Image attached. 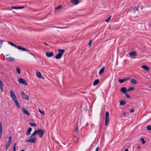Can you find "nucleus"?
Wrapping results in <instances>:
<instances>
[{
	"mask_svg": "<svg viewBox=\"0 0 151 151\" xmlns=\"http://www.w3.org/2000/svg\"><path fill=\"white\" fill-rule=\"evenodd\" d=\"M109 113L108 111H106L105 113V125L106 126H107L109 123Z\"/></svg>",
	"mask_w": 151,
	"mask_h": 151,
	"instance_id": "obj_1",
	"label": "nucleus"
},
{
	"mask_svg": "<svg viewBox=\"0 0 151 151\" xmlns=\"http://www.w3.org/2000/svg\"><path fill=\"white\" fill-rule=\"evenodd\" d=\"M36 131L37 134L39 135V137L40 138L42 137L45 132V130H42L41 129H39L38 130H36Z\"/></svg>",
	"mask_w": 151,
	"mask_h": 151,
	"instance_id": "obj_2",
	"label": "nucleus"
},
{
	"mask_svg": "<svg viewBox=\"0 0 151 151\" xmlns=\"http://www.w3.org/2000/svg\"><path fill=\"white\" fill-rule=\"evenodd\" d=\"M37 138L34 137L33 138H31L25 141V142H31L34 143L37 140Z\"/></svg>",
	"mask_w": 151,
	"mask_h": 151,
	"instance_id": "obj_3",
	"label": "nucleus"
},
{
	"mask_svg": "<svg viewBox=\"0 0 151 151\" xmlns=\"http://www.w3.org/2000/svg\"><path fill=\"white\" fill-rule=\"evenodd\" d=\"M10 94L11 97L13 101L17 99V97L15 93L12 90L10 91Z\"/></svg>",
	"mask_w": 151,
	"mask_h": 151,
	"instance_id": "obj_4",
	"label": "nucleus"
},
{
	"mask_svg": "<svg viewBox=\"0 0 151 151\" xmlns=\"http://www.w3.org/2000/svg\"><path fill=\"white\" fill-rule=\"evenodd\" d=\"M19 82L23 84L25 86H26L27 84V83L26 81L22 78H20L19 79Z\"/></svg>",
	"mask_w": 151,
	"mask_h": 151,
	"instance_id": "obj_5",
	"label": "nucleus"
},
{
	"mask_svg": "<svg viewBox=\"0 0 151 151\" xmlns=\"http://www.w3.org/2000/svg\"><path fill=\"white\" fill-rule=\"evenodd\" d=\"M130 78L129 77H126L124 78L119 79V82L120 83H123L124 81H126L129 80Z\"/></svg>",
	"mask_w": 151,
	"mask_h": 151,
	"instance_id": "obj_6",
	"label": "nucleus"
},
{
	"mask_svg": "<svg viewBox=\"0 0 151 151\" xmlns=\"http://www.w3.org/2000/svg\"><path fill=\"white\" fill-rule=\"evenodd\" d=\"M21 94L22 96V97L24 99L28 100L29 98V97L27 96V95L25 94L23 91H22L21 93Z\"/></svg>",
	"mask_w": 151,
	"mask_h": 151,
	"instance_id": "obj_7",
	"label": "nucleus"
},
{
	"mask_svg": "<svg viewBox=\"0 0 151 151\" xmlns=\"http://www.w3.org/2000/svg\"><path fill=\"white\" fill-rule=\"evenodd\" d=\"M46 55L49 57H51L53 55V53L52 52H47L46 53Z\"/></svg>",
	"mask_w": 151,
	"mask_h": 151,
	"instance_id": "obj_8",
	"label": "nucleus"
},
{
	"mask_svg": "<svg viewBox=\"0 0 151 151\" xmlns=\"http://www.w3.org/2000/svg\"><path fill=\"white\" fill-rule=\"evenodd\" d=\"M6 59L9 61H13L15 60V58L12 57H6Z\"/></svg>",
	"mask_w": 151,
	"mask_h": 151,
	"instance_id": "obj_9",
	"label": "nucleus"
},
{
	"mask_svg": "<svg viewBox=\"0 0 151 151\" xmlns=\"http://www.w3.org/2000/svg\"><path fill=\"white\" fill-rule=\"evenodd\" d=\"M129 54L130 56L135 57L137 55V53L135 51H132L129 52Z\"/></svg>",
	"mask_w": 151,
	"mask_h": 151,
	"instance_id": "obj_10",
	"label": "nucleus"
},
{
	"mask_svg": "<svg viewBox=\"0 0 151 151\" xmlns=\"http://www.w3.org/2000/svg\"><path fill=\"white\" fill-rule=\"evenodd\" d=\"M3 130L1 122H0V139H1L2 134Z\"/></svg>",
	"mask_w": 151,
	"mask_h": 151,
	"instance_id": "obj_11",
	"label": "nucleus"
},
{
	"mask_svg": "<svg viewBox=\"0 0 151 151\" xmlns=\"http://www.w3.org/2000/svg\"><path fill=\"white\" fill-rule=\"evenodd\" d=\"M22 110L23 113H24L25 114L28 116L30 114L28 111L26 110L24 108H22Z\"/></svg>",
	"mask_w": 151,
	"mask_h": 151,
	"instance_id": "obj_12",
	"label": "nucleus"
},
{
	"mask_svg": "<svg viewBox=\"0 0 151 151\" xmlns=\"http://www.w3.org/2000/svg\"><path fill=\"white\" fill-rule=\"evenodd\" d=\"M32 130V129L31 127H29L26 132V135L27 136L29 135L30 134V132Z\"/></svg>",
	"mask_w": 151,
	"mask_h": 151,
	"instance_id": "obj_13",
	"label": "nucleus"
},
{
	"mask_svg": "<svg viewBox=\"0 0 151 151\" xmlns=\"http://www.w3.org/2000/svg\"><path fill=\"white\" fill-rule=\"evenodd\" d=\"M14 101L16 105L17 106L19 109L20 108V105L19 103L18 102L17 99L14 100Z\"/></svg>",
	"mask_w": 151,
	"mask_h": 151,
	"instance_id": "obj_14",
	"label": "nucleus"
},
{
	"mask_svg": "<svg viewBox=\"0 0 151 151\" xmlns=\"http://www.w3.org/2000/svg\"><path fill=\"white\" fill-rule=\"evenodd\" d=\"M71 2L75 5H77L79 3L78 0H71Z\"/></svg>",
	"mask_w": 151,
	"mask_h": 151,
	"instance_id": "obj_15",
	"label": "nucleus"
},
{
	"mask_svg": "<svg viewBox=\"0 0 151 151\" xmlns=\"http://www.w3.org/2000/svg\"><path fill=\"white\" fill-rule=\"evenodd\" d=\"M16 48H17L18 50H22L23 51L26 50V49L22 47L19 46H17L16 45V47H15Z\"/></svg>",
	"mask_w": 151,
	"mask_h": 151,
	"instance_id": "obj_16",
	"label": "nucleus"
},
{
	"mask_svg": "<svg viewBox=\"0 0 151 151\" xmlns=\"http://www.w3.org/2000/svg\"><path fill=\"white\" fill-rule=\"evenodd\" d=\"M104 69L105 67L103 66L102 68L100 70L99 72V75H100L104 72Z\"/></svg>",
	"mask_w": 151,
	"mask_h": 151,
	"instance_id": "obj_17",
	"label": "nucleus"
},
{
	"mask_svg": "<svg viewBox=\"0 0 151 151\" xmlns=\"http://www.w3.org/2000/svg\"><path fill=\"white\" fill-rule=\"evenodd\" d=\"M121 91L123 93H126L127 91V90L126 88L123 87L121 89Z\"/></svg>",
	"mask_w": 151,
	"mask_h": 151,
	"instance_id": "obj_18",
	"label": "nucleus"
},
{
	"mask_svg": "<svg viewBox=\"0 0 151 151\" xmlns=\"http://www.w3.org/2000/svg\"><path fill=\"white\" fill-rule=\"evenodd\" d=\"M99 82V80L98 79H96L93 82V85L94 86H95L97 85Z\"/></svg>",
	"mask_w": 151,
	"mask_h": 151,
	"instance_id": "obj_19",
	"label": "nucleus"
},
{
	"mask_svg": "<svg viewBox=\"0 0 151 151\" xmlns=\"http://www.w3.org/2000/svg\"><path fill=\"white\" fill-rule=\"evenodd\" d=\"M4 86V84L0 80V88H1L2 91L3 92V86Z\"/></svg>",
	"mask_w": 151,
	"mask_h": 151,
	"instance_id": "obj_20",
	"label": "nucleus"
},
{
	"mask_svg": "<svg viewBox=\"0 0 151 151\" xmlns=\"http://www.w3.org/2000/svg\"><path fill=\"white\" fill-rule=\"evenodd\" d=\"M62 56V55L58 53L55 56V58L57 59H60L61 58Z\"/></svg>",
	"mask_w": 151,
	"mask_h": 151,
	"instance_id": "obj_21",
	"label": "nucleus"
},
{
	"mask_svg": "<svg viewBox=\"0 0 151 151\" xmlns=\"http://www.w3.org/2000/svg\"><path fill=\"white\" fill-rule=\"evenodd\" d=\"M142 68L145 70L147 71H148L149 70V67L146 65H143L142 67Z\"/></svg>",
	"mask_w": 151,
	"mask_h": 151,
	"instance_id": "obj_22",
	"label": "nucleus"
},
{
	"mask_svg": "<svg viewBox=\"0 0 151 151\" xmlns=\"http://www.w3.org/2000/svg\"><path fill=\"white\" fill-rule=\"evenodd\" d=\"M36 75L37 77L39 78H41V74L40 71H37L36 72Z\"/></svg>",
	"mask_w": 151,
	"mask_h": 151,
	"instance_id": "obj_23",
	"label": "nucleus"
},
{
	"mask_svg": "<svg viewBox=\"0 0 151 151\" xmlns=\"http://www.w3.org/2000/svg\"><path fill=\"white\" fill-rule=\"evenodd\" d=\"M11 142H7L6 143V150H8L10 145Z\"/></svg>",
	"mask_w": 151,
	"mask_h": 151,
	"instance_id": "obj_24",
	"label": "nucleus"
},
{
	"mask_svg": "<svg viewBox=\"0 0 151 151\" xmlns=\"http://www.w3.org/2000/svg\"><path fill=\"white\" fill-rule=\"evenodd\" d=\"M58 53L60 54L61 55H62L63 53L65 52V51L63 49H58Z\"/></svg>",
	"mask_w": 151,
	"mask_h": 151,
	"instance_id": "obj_25",
	"label": "nucleus"
},
{
	"mask_svg": "<svg viewBox=\"0 0 151 151\" xmlns=\"http://www.w3.org/2000/svg\"><path fill=\"white\" fill-rule=\"evenodd\" d=\"M131 83L134 84H136L137 83V81L135 79H132L131 80Z\"/></svg>",
	"mask_w": 151,
	"mask_h": 151,
	"instance_id": "obj_26",
	"label": "nucleus"
},
{
	"mask_svg": "<svg viewBox=\"0 0 151 151\" xmlns=\"http://www.w3.org/2000/svg\"><path fill=\"white\" fill-rule=\"evenodd\" d=\"M126 104V102L124 100H121L120 102V104L121 105H124Z\"/></svg>",
	"mask_w": 151,
	"mask_h": 151,
	"instance_id": "obj_27",
	"label": "nucleus"
},
{
	"mask_svg": "<svg viewBox=\"0 0 151 151\" xmlns=\"http://www.w3.org/2000/svg\"><path fill=\"white\" fill-rule=\"evenodd\" d=\"M36 134H37V132H36V130L35 131L32 133L31 134L30 136V137H32L34 136H35Z\"/></svg>",
	"mask_w": 151,
	"mask_h": 151,
	"instance_id": "obj_28",
	"label": "nucleus"
},
{
	"mask_svg": "<svg viewBox=\"0 0 151 151\" xmlns=\"http://www.w3.org/2000/svg\"><path fill=\"white\" fill-rule=\"evenodd\" d=\"M7 42H8V43L9 44H10L12 46H14V47L16 46V45L15 44L13 43L12 42H10L9 41H8Z\"/></svg>",
	"mask_w": 151,
	"mask_h": 151,
	"instance_id": "obj_29",
	"label": "nucleus"
},
{
	"mask_svg": "<svg viewBox=\"0 0 151 151\" xmlns=\"http://www.w3.org/2000/svg\"><path fill=\"white\" fill-rule=\"evenodd\" d=\"M30 125L32 127H36L37 126V124L35 123H29Z\"/></svg>",
	"mask_w": 151,
	"mask_h": 151,
	"instance_id": "obj_30",
	"label": "nucleus"
},
{
	"mask_svg": "<svg viewBox=\"0 0 151 151\" xmlns=\"http://www.w3.org/2000/svg\"><path fill=\"white\" fill-rule=\"evenodd\" d=\"M39 112L42 115L45 114V112L43 111H41L40 109H39L38 110Z\"/></svg>",
	"mask_w": 151,
	"mask_h": 151,
	"instance_id": "obj_31",
	"label": "nucleus"
},
{
	"mask_svg": "<svg viewBox=\"0 0 151 151\" xmlns=\"http://www.w3.org/2000/svg\"><path fill=\"white\" fill-rule=\"evenodd\" d=\"M134 89V87H131L127 89V91H132Z\"/></svg>",
	"mask_w": 151,
	"mask_h": 151,
	"instance_id": "obj_32",
	"label": "nucleus"
},
{
	"mask_svg": "<svg viewBox=\"0 0 151 151\" xmlns=\"http://www.w3.org/2000/svg\"><path fill=\"white\" fill-rule=\"evenodd\" d=\"M141 141L142 142V144H144L145 143V140H144V138H142L140 139Z\"/></svg>",
	"mask_w": 151,
	"mask_h": 151,
	"instance_id": "obj_33",
	"label": "nucleus"
},
{
	"mask_svg": "<svg viewBox=\"0 0 151 151\" xmlns=\"http://www.w3.org/2000/svg\"><path fill=\"white\" fill-rule=\"evenodd\" d=\"M133 9L134 11V12H135L136 11L138 10V7L135 6L133 7Z\"/></svg>",
	"mask_w": 151,
	"mask_h": 151,
	"instance_id": "obj_34",
	"label": "nucleus"
},
{
	"mask_svg": "<svg viewBox=\"0 0 151 151\" xmlns=\"http://www.w3.org/2000/svg\"><path fill=\"white\" fill-rule=\"evenodd\" d=\"M17 69V71L18 74H20V69L18 68H16Z\"/></svg>",
	"mask_w": 151,
	"mask_h": 151,
	"instance_id": "obj_35",
	"label": "nucleus"
},
{
	"mask_svg": "<svg viewBox=\"0 0 151 151\" xmlns=\"http://www.w3.org/2000/svg\"><path fill=\"white\" fill-rule=\"evenodd\" d=\"M111 15L110 16L108 17V18L106 20H105L106 22H108L109 21V20L111 19Z\"/></svg>",
	"mask_w": 151,
	"mask_h": 151,
	"instance_id": "obj_36",
	"label": "nucleus"
},
{
	"mask_svg": "<svg viewBox=\"0 0 151 151\" xmlns=\"http://www.w3.org/2000/svg\"><path fill=\"white\" fill-rule=\"evenodd\" d=\"M147 129L148 130H151V126L150 125L147 126Z\"/></svg>",
	"mask_w": 151,
	"mask_h": 151,
	"instance_id": "obj_37",
	"label": "nucleus"
},
{
	"mask_svg": "<svg viewBox=\"0 0 151 151\" xmlns=\"http://www.w3.org/2000/svg\"><path fill=\"white\" fill-rule=\"evenodd\" d=\"M16 143H15L13 146V151H16Z\"/></svg>",
	"mask_w": 151,
	"mask_h": 151,
	"instance_id": "obj_38",
	"label": "nucleus"
},
{
	"mask_svg": "<svg viewBox=\"0 0 151 151\" xmlns=\"http://www.w3.org/2000/svg\"><path fill=\"white\" fill-rule=\"evenodd\" d=\"M62 8V6H58L57 7L55 8V9H60L61 8Z\"/></svg>",
	"mask_w": 151,
	"mask_h": 151,
	"instance_id": "obj_39",
	"label": "nucleus"
},
{
	"mask_svg": "<svg viewBox=\"0 0 151 151\" xmlns=\"http://www.w3.org/2000/svg\"><path fill=\"white\" fill-rule=\"evenodd\" d=\"M9 140L8 142H11V139H12V137L11 136H9Z\"/></svg>",
	"mask_w": 151,
	"mask_h": 151,
	"instance_id": "obj_40",
	"label": "nucleus"
},
{
	"mask_svg": "<svg viewBox=\"0 0 151 151\" xmlns=\"http://www.w3.org/2000/svg\"><path fill=\"white\" fill-rule=\"evenodd\" d=\"M126 97L127 98H130V96L127 94L126 93L125 94Z\"/></svg>",
	"mask_w": 151,
	"mask_h": 151,
	"instance_id": "obj_41",
	"label": "nucleus"
},
{
	"mask_svg": "<svg viewBox=\"0 0 151 151\" xmlns=\"http://www.w3.org/2000/svg\"><path fill=\"white\" fill-rule=\"evenodd\" d=\"M92 42V40H90L88 43V45H89V47H90L91 46V43Z\"/></svg>",
	"mask_w": 151,
	"mask_h": 151,
	"instance_id": "obj_42",
	"label": "nucleus"
},
{
	"mask_svg": "<svg viewBox=\"0 0 151 151\" xmlns=\"http://www.w3.org/2000/svg\"><path fill=\"white\" fill-rule=\"evenodd\" d=\"M3 43V41L1 40L0 41V48L1 47V45H2Z\"/></svg>",
	"mask_w": 151,
	"mask_h": 151,
	"instance_id": "obj_43",
	"label": "nucleus"
},
{
	"mask_svg": "<svg viewBox=\"0 0 151 151\" xmlns=\"http://www.w3.org/2000/svg\"><path fill=\"white\" fill-rule=\"evenodd\" d=\"M134 109H132L129 112L132 113V112H134Z\"/></svg>",
	"mask_w": 151,
	"mask_h": 151,
	"instance_id": "obj_44",
	"label": "nucleus"
},
{
	"mask_svg": "<svg viewBox=\"0 0 151 151\" xmlns=\"http://www.w3.org/2000/svg\"><path fill=\"white\" fill-rule=\"evenodd\" d=\"M24 8V6H22V7H17V8H16V9H22V8Z\"/></svg>",
	"mask_w": 151,
	"mask_h": 151,
	"instance_id": "obj_45",
	"label": "nucleus"
},
{
	"mask_svg": "<svg viewBox=\"0 0 151 151\" xmlns=\"http://www.w3.org/2000/svg\"><path fill=\"white\" fill-rule=\"evenodd\" d=\"M99 147H97L96 149V150H95V151H98L99 150Z\"/></svg>",
	"mask_w": 151,
	"mask_h": 151,
	"instance_id": "obj_46",
	"label": "nucleus"
},
{
	"mask_svg": "<svg viewBox=\"0 0 151 151\" xmlns=\"http://www.w3.org/2000/svg\"><path fill=\"white\" fill-rule=\"evenodd\" d=\"M127 113L126 112H124L123 113V115H125V116L127 115Z\"/></svg>",
	"mask_w": 151,
	"mask_h": 151,
	"instance_id": "obj_47",
	"label": "nucleus"
},
{
	"mask_svg": "<svg viewBox=\"0 0 151 151\" xmlns=\"http://www.w3.org/2000/svg\"><path fill=\"white\" fill-rule=\"evenodd\" d=\"M11 8L12 9H16V8H17V7H14V6H12L11 7Z\"/></svg>",
	"mask_w": 151,
	"mask_h": 151,
	"instance_id": "obj_48",
	"label": "nucleus"
},
{
	"mask_svg": "<svg viewBox=\"0 0 151 151\" xmlns=\"http://www.w3.org/2000/svg\"><path fill=\"white\" fill-rule=\"evenodd\" d=\"M124 151H128V149L127 148L125 149Z\"/></svg>",
	"mask_w": 151,
	"mask_h": 151,
	"instance_id": "obj_49",
	"label": "nucleus"
},
{
	"mask_svg": "<svg viewBox=\"0 0 151 151\" xmlns=\"http://www.w3.org/2000/svg\"><path fill=\"white\" fill-rule=\"evenodd\" d=\"M44 44L45 45H48V44H47L46 42H45L44 43Z\"/></svg>",
	"mask_w": 151,
	"mask_h": 151,
	"instance_id": "obj_50",
	"label": "nucleus"
},
{
	"mask_svg": "<svg viewBox=\"0 0 151 151\" xmlns=\"http://www.w3.org/2000/svg\"><path fill=\"white\" fill-rule=\"evenodd\" d=\"M30 53L32 55L34 56H35L34 55L32 54V53H31V52H30Z\"/></svg>",
	"mask_w": 151,
	"mask_h": 151,
	"instance_id": "obj_51",
	"label": "nucleus"
},
{
	"mask_svg": "<svg viewBox=\"0 0 151 151\" xmlns=\"http://www.w3.org/2000/svg\"><path fill=\"white\" fill-rule=\"evenodd\" d=\"M140 147V146H138V148H139Z\"/></svg>",
	"mask_w": 151,
	"mask_h": 151,
	"instance_id": "obj_52",
	"label": "nucleus"
},
{
	"mask_svg": "<svg viewBox=\"0 0 151 151\" xmlns=\"http://www.w3.org/2000/svg\"><path fill=\"white\" fill-rule=\"evenodd\" d=\"M20 151H25V150H20Z\"/></svg>",
	"mask_w": 151,
	"mask_h": 151,
	"instance_id": "obj_53",
	"label": "nucleus"
},
{
	"mask_svg": "<svg viewBox=\"0 0 151 151\" xmlns=\"http://www.w3.org/2000/svg\"><path fill=\"white\" fill-rule=\"evenodd\" d=\"M149 88H151V86H149Z\"/></svg>",
	"mask_w": 151,
	"mask_h": 151,
	"instance_id": "obj_54",
	"label": "nucleus"
},
{
	"mask_svg": "<svg viewBox=\"0 0 151 151\" xmlns=\"http://www.w3.org/2000/svg\"><path fill=\"white\" fill-rule=\"evenodd\" d=\"M76 130H77V129H78V128H77V127H76Z\"/></svg>",
	"mask_w": 151,
	"mask_h": 151,
	"instance_id": "obj_55",
	"label": "nucleus"
}]
</instances>
